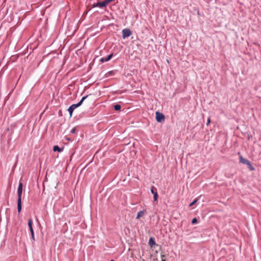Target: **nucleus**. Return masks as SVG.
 Returning <instances> with one entry per match:
<instances>
[{"mask_svg":"<svg viewBox=\"0 0 261 261\" xmlns=\"http://www.w3.org/2000/svg\"><path fill=\"white\" fill-rule=\"evenodd\" d=\"M23 190V184L22 182H19L18 187L17 189V211L18 213H20L21 211V195Z\"/></svg>","mask_w":261,"mask_h":261,"instance_id":"obj_1","label":"nucleus"},{"mask_svg":"<svg viewBox=\"0 0 261 261\" xmlns=\"http://www.w3.org/2000/svg\"><path fill=\"white\" fill-rule=\"evenodd\" d=\"M92 96V94H89L85 96H84L82 98L81 100L76 104H73L71 106H70L68 109V111L69 113L70 117L72 116V113L74 109H75L76 108L81 106L82 104L83 103V101L86 99L88 98L89 97H91Z\"/></svg>","mask_w":261,"mask_h":261,"instance_id":"obj_2","label":"nucleus"},{"mask_svg":"<svg viewBox=\"0 0 261 261\" xmlns=\"http://www.w3.org/2000/svg\"><path fill=\"white\" fill-rule=\"evenodd\" d=\"M155 118L156 121L158 122L159 123H162L165 121L164 115L159 112H155Z\"/></svg>","mask_w":261,"mask_h":261,"instance_id":"obj_3","label":"nucleus"},{"mask_svg":"<svg viewBox=\"0 0 261 261\" xmlns=\"http://www.w3.org/2000/svg\"><path fill=\"white\" fill-rule=\"evenodd\" d=\"M122 38L125 39V38L129 37L132 35V32L129 29H124L122 31Z\"/></svg>","mask_w":261,"mask_h":261,"instance_id":"obj_4","label":"nucleus"},{"mask_svg":"<svg viewBox=\"0 0 261 261\" xmlns=\"http://www.w3.org/2000/svg\"><path fill=\"white\" fill-rule=\"evenodd\" d=\"M107 5H106L105 1L103 2L98 1L97 3L93 4L92 7L94 8L99 7L100 8H104L107 7Z\"/></svg>","mask_w":261,"mask_h":261,"instance_id":"obj_5","label":"nucleus"},{"mask_svg":"<svg viewBox=\"0 0 261 261\" xmlns=\"http://www.w3.org/2000/svg\"><path fill=\"white\" fill-rule=\"evenodd\" d=\"M150 191L151 193L153 194L154 200L156 201L158 198V194L156 192V189L153 186H152L151 188Z\"/></svg>","mask_w":261,"mask_h":261,"instance_id":"obj_6","label":"nucleus"},{"mask_svg":"<svg viewBox=\"0 0 261 261\" xmlns=\"http://www.w3.org/2000/svg\"><path fill=\"white\" fill-rule=\"evenodd\" d=\"M113 56V54L112 53V54H110L109 55H108L106 57L102 58L100 59V62H101V63H103V62H105L109 61L112 58Z\"/></svg>","mask_w":261,"mask_h":261,"instance_id":"obj_7","label":"nucleus"},{"mask_svg":"<svg viewBox=\"0 0 261 261\" xmlns=\"http://www.w3.org/2000/svg\"><path fill=\"white\" fill-rule=\"evenodd\" d=\"M148 244L151 247H153L156 245L154 239L153 238H150L148 242Z\"/></svg>","mask_w":261,"mask_h":261,"instance_id":"obj_8","label":"nucleus"},{"mask_svg":"<svg viewBox=\"0 0 261 261\" xmlns=\"http://www.w3.org/2000/svg\"><path fill=\"white\" fill-rule=\"evenodd\" d=\"M240 163H241L242 164L247 165L248 164H249V162L250 161L247 159H244L242 156H240Z\"/></svg>","mask_w":261,"mask_h":261,"instance_id":"obj_9","label":"nucleus"},{"mask_svg":"<svg viewBox=\"0 0 261 261\" xmlns=\"http://www.w3.org/2000/svg\"><path fill=\"white\" fill-rule=\"evenodd\" d=\"M63 150V148H61L59 146L55 145L53 147V150L54 151H58L61 152Z\"/></svg>","mask_w":261,"mask_h":261,"instance_id":"obj_10","label":"nucleus"},{"mask_svg":"<svg viewBox=\"0 0 261 261\" xmlns=\"http://www.w3.org/2000/svg\"><path fill=\"white\" fill-rule=\"evenodd\" d=\"M145 212V211L144 210L141 211L139 212L137 214L136 218L139 219L140 217H141L143 216V215L144 214Z\"/></svg>","mask_w":261,"mask_h":261,"instance_id":"obj_11","label":"nucleus"},{"mask_svg":"<svg viewBox=\"0 0 261 261\" xmlns=\"http://www.w3.org/2000/svg\"><path fill=\"white\" fill-rule=\"evenodd\" d=\"M121 108V106L119 104H116L114 106V109L116 111L120 110Z\"/></svg>","mask_w":261,"mask_h":261,"instance_id":"obj_12","label":"nucleus"},{"mask_svg":"<svg viewBox=\"0 0 261 261\" xmlns=\"http://www.w3.org/2000/svg\"><path fill=\"white\" fill-rule=\"evenodd\" d=\"M33 221L32 219H30L28 221V226L29 227V229L33 228Z\"/></svg>","mask_w":261,"mask_h":261,"instance_id":"obj_13","label":"nucleus"},{"mask_svg":"<svg viewBox=\"0 0 261 261\" xmlns=\"http://www.w3.org/2000/svg\"><path fill=\"white\" fill-rule=\"evenodd\" d=\"M248 166V168H249V169L251 170V171H253L255 170V168H254V167L252 165V164H251L250 162H249V164H247Z\"/></svg>","mask_w":261,"mask_h":261,"instance_id":"obj_14","label":"nucleus"},{"mask_svg":"<svg viewBox=\"0 0 261 261\" xmlns=\"http://www.w3.org/2000/svg\"><path fill=\"white\" fill-rule=\"evenodd\" d=\"M30 230L31 233V236H32V239H33V240H35L34 232L33 228L30 229Z\"/></svg>","mask_w":261,"mask_h":261,"instance_id":"obj_15","label":"nucleus"},{"mask_svg":"<svg viewBox=\"0 0 261 261\" xmlns=\"http://www.w3.org/2000/svg\"><path fill=\"white\" fill-rule=\"evenodd\" d=\"M198 199H195L192 202H191L190 205H189V206H193V205H194L196 202L197 201Z\"/></svg>","mask_w":261,"mask_h":261,"instance_id":"obj_16","label":"nucleus"},{"mask_svg":"<svg viewBox=\"0 0 261 261\" xmlns=\"http://www.w3.org/2000/svg\"><path fill=\"white\" fill-rule=\"evenodd\" d=\"M76 127H74L71 130H70V133L71 134H75V132H76Z\"/></svg>","mask_w":261,"mask_h":261,"instance_id":"obj_17","label":"nucleus"},{"mask_svg":"<svg viewBox=\"0 0 261 261\" xmlns=\"http://www.w3.org/2000/svg\"><path fill=\"white\" fill-rule=\"evenodd\" d=\"M197 222V220L196 218H194L192 220V224H195Z\"/></svg>","mask_w":261,"mask_h":261,"instance_id":"obj_18","label":"nucleus"},{"mask_svg":"<svg viewBox=\"0 0 261 261\" xmlns=\"http://www.w3.org/2000/svg\"><path fill=\"white\" fill-rule=\"evenodd\" d=\"M114 0H105V3L107 5H108L110 3L114 1Z\"/></svg>","mask_w":261,"mask_h":261,"instance_id":"obj_19","label":"nucleus"},{"mask_svg":"<svg viewBox=\"0 0 261 261\" xmlns=\"http://www.w3.org/2000/svg\"><path fill=\"white\" fill-rule=\"evenodd\" d=\"M210 122H211V118L209 117L207 119V123H206V125L208 126Z\"/></svg>","mask_w":261,"mask_h":261,"instance_id":"obj_20","label":"nucleus"},{"mask_svg":"<svg viewBox=\"0 0 261 261\" xmlns=\"http://www.w3.org/2000/svg\"><path fill=\"white\" fill-rule=\"evenodd\" d=\"M161 257L162 258V261H166L165 259H163V257H165V255H162Z\"/></svg>","mask_w":261,"mask_h":261,"instance_id":"obj_21","label":"nucleus"},{"mask_svg":"<svg viewBox=\"0 0 261 261\" xmlns=\"http://www.w3.org/2000/svg\"><path fill=\"white\" fill-rule=\"evenodd\" d=\"M110 261H114V260H113V259H112V260H111Z\"/></svg>","mask_w":261,"mask_h":261,"instance_id":"obj_22","label":"nucleus"}]
</instances>
